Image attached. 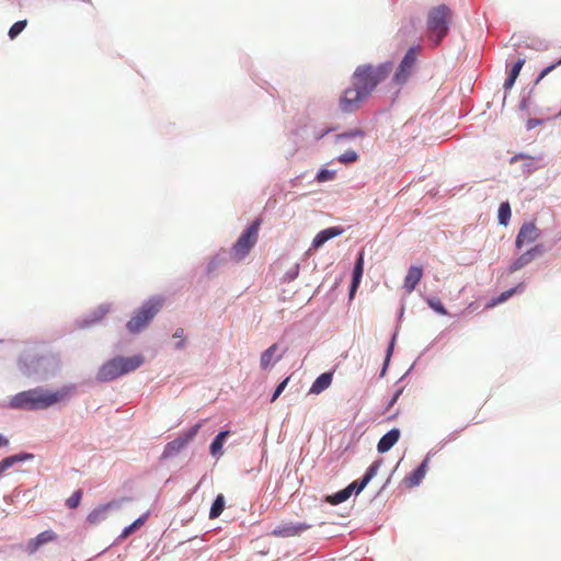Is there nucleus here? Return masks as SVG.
<instances>
[{
  "label": "nucleus",
  "instance_id": "nucleus-42",
  "mask_svg": "<svg viewBox=\"0 0 561 561\" xmlns=\"http://www.w3.org/2000/svg\"><path fill=\"white\" fill-rule=\"evenodd\" d=\"M392 350H393V345L390 344V346L388 347V352H387V360H389V358L391 356V353H392Z\"/></svg>",
  "mask_w": 561,
  "mask_h": 561
},
{
  "label": "nucleus",
  "instance_id": "nucleus-21",
  "mask_svg": "<svg viewBox=\"0 0 561 561\" xmlns=\"http://www.w3.org/2000/svg\"><path fill=\"white\" fill-rule=\"evenodd\" d=\"M113 506V503H107L94 508L87 517L91 525H96L107 518V511Z\"/></svg>",
  "mask_w": 561,
  "mask_h": 561
},
{
  "label": "nucleus",
  "instance_id": "nucleus-18",
  "mask_svg": "<svg viewBox=\"0 0 561 561\" xmlns=\"http://www.w3.org/2000/svg\"><path fill=\"white\" fill-rule=\"evenodd\" d=\"M428 461L430 458L427 456L415 470L405 477L404 481L408 486H415L421 483L427 472Z\"/></svg>",
  "mask_w": 561,
  "mask_h": 561
},
{
  "label": "nucleus",
  "instance_id": "nucleus-7",
  "mask_svg": "<svg viewBox=\"0 0 561 561\" xmlns=\"http://www.w3.org/2000/svg\"><path fill=\"white\" fill-rule=\"evenodd\" d=\"M202 424L197 423L183 435L168 443L163 450V458H170L181 451L198 433Z\"/></svg>",
  "mask_w": 561,
  "mask_h": 561
},
{
  "label": "nucleus",
  "instance_id": "nucleus-31",
  "mask_svg": "<svg viewBox=\"0 0 561 561\" xmlns=\"http://www.w3.org/2000/svg\"><path fill=\"white\" fill-rule=\"evenodd\" d=\"M27 25V21L26 20H21V21H18L15 22L9 30V37L11 39H14Z\"/></svg>",
  "mask_w": 561,
  "mask_h": 561
},
{
  "label": "nucleus",
  "instance_id": "nucleus-44",
  "mask_svg": "<svg viewBox=\"0 0 561 561\" xmlns=\"http://www.w3.org/2000/svg\"><path fill=\"white\" fill-rule=\"evenodd\" d=\"M329 131H331V129H328L325 130L324 133L320 134L319 136H317V139H320L322 138L325 134H328Z\"/></svg>",
  "mask_w": 561,
  "mask_h": 561
},
{
  "label": "nucleus",
  "instance_id": "nucleus-25",
  "mask_svg": "<svg viewBox=\"0 0 561 561\" xmlns=\"http://www.w3.org/2000/svg\"><path fill=\"white\" fill-rule=\"evenodd\" d=\"M277 350H278V344L274 343L261 354L260 366L262 369H267L272 366L274 355L276 354Z\"/></svg>",
  "mask_w": 561,
  "mask_h": 561
},
{
  "label": "nucleus",
  "instance_id": "nucleus-6",
  "mask_svg": "<svg viewBox=\"0 0 561 561\" xmlns=\"http://www.w3.org/2000/svg\"><path fill=\"white\" fill-rule=\"evenodd\" d=\"M420 49V47H411L405 53L393 77L396 83L403 84L407 82L413 71Z\"/></svg>",
  "mask_w": 561,
  "mask_h": 561
},
{
  "label": "nucleus",
  "instance_id": "nucleus-38",
  "mask_svg": "<svg viewBox=\"0 0 561 561\" xmlns=\"http://www.w3.org/2000/svg\"><path fill=\"white\" fill-rule=\"evenodd\" d=\"M289 377L285 378L275 389L271 402H275L276 399L282 394V392L285 390L286 386L288 385Z\"/></svg>",
  "mask_w": 561,
  "mask_h": 561
},
{
  "label": "nucleus",
  "instance_id": "nucleus-17",
  "mask_svg": "<svg viewBox=\"0 0 561 561\" xmlns=\"http://www.w3.org/2000/svg\"><path fill=\"white\" fill-rule=\"evenodd\" d=\"M118 360L121 364L119 369L122 370V376L136 370L145 363V358L140 354L130 357L118 356Z\"/></svg>",
  "mask_w": 561,
  "mask_h": 561
},
{
  "label": "nucleus",
  "instance_id": "nucleus-10",
  "mask_svg": "<svg viewBox=\"0 0 561 561\" xmlns=\"http://www.w3.org/2000/svg\"><path fill=\"white\" fill-rule=\"evenodd\" d=\"M121 364L118 357L112 358L104 363L98 371V379L100 381H111L122 376L119 369Z\"/></svg>",
  "mask_w": 561,
  "mask_h": 561
},
{
  "label": "nucleus",
  "instance_id": "nucleus-20",
  "mask_svg": "<svg viewBox=\"0 0 561 561\" xmlns=\"http://www.w3.org/2000/svg\"><path fill=\"white\" fill-rule=\"evenodd\" d=\"M333 380V373L321 374L311 385L309 393L319 394L328 389Z\"/></svg>",
  "mask_w": 561,
  "mask_h": 561
},
{
  "label": "nucleus",
  "instance_id": "nucleus-22",
  "mask_svg": "<svg viewBox=\"0 0 561 561\" xmlns=\"http://www.w3.org/2000/svg\"><path fill=\"white\" fill-rule=\"evenodd\" d=\"M524 288V284L520 283L518 284L516 287L514 288H511L506 291H503L500 296L497 297H494L492 298L488 304H486V308L490 309V308H494L495 306L500 305V304H503L505 302L506 300H508L517 291H522Z\"/></svg>",
  "mask_w": 561,
  "mask_h": 561
},
{
  "label": "nucleus",
  "instance_id": "nucleus-1",
  "mask_svg": "<svg viewBox=\"0 0 561 561\" xmlns=\"http://www.w3.org/2000/svg\"><path fill=\"white\" fill-rule=\"evenodd\" d=\"M389 72L390 67L386 64L358 66L352 76L351 87L345 89L339 99L340 110L343 113L357 111Z\"/></svg>",
  "mask_w": 561,
  "mask_h": 561
},
{
  "label": "nucleus",
  "instance_id": "nucleus-9",
  "mask_svg": "<svg viewBox=\"0 0 561 561\" xmlns=\"http://www.w3.org/2000/svg\"><path fill=\"white\" fill-rule=\"evenodd\" d=\"M543 252V247L541 244H537L534 248L527 250L522 255H519L508 267L510 273H515L526 265L530 264L536 256L541 255Z\"/></svg>",
  "mask_w": 561,
  "mask_h": 561
},
{
  "label": "nucleus",
  "instance_id": "nucleus-46",
  "mask_svg": "<svg viewBox=\"0 0 561 561\" xmlns=\"http://www.w3.org/2000/svg\"><path fill=\"white\" fill-rule=\"evenodd\" d=\"M280 358H282V355H278V356L274 359V362H278Z\"/></svg>",
  "mask_w": 561,
  "mask_h": 561
},
{
  "label": "nucleus",
  "instance_id": "nucleus-41",
  "mask_svg": "<svg viewBox=\"0 0 561 561\" xmlns=\"http://www.w3.org/2000/svg\"><path fill=\"white\" fill-rule=\"evenodd\" d=\"M7 444L8 439L0 434V446H5Z\"/></svg>",
  "mask_w": 561,
  "mask_h": 561
},
{
  "label": "nucleus",
  "instance_id": "nucleus-5",
  "mask_svg": "<svg viewBox=\"0 0 561 561\" xmlns=\"http://www.w3.org/2000/svg\"><path fill=\"white\" fill-rule=\"evenodd\" d=\"M261 219L254 220L238 238L232 247V255L237 261L244 259L255 245L259 237Z\"/></svg>",
  "mask_w": 561,
  "mask_h": 561
},
{
  "label": "nucleus",
  "instance_id": "nucleus-11",
  "mask_svg": "<svg viewBox=\"0 0 561 561\" xmlns=\"http://www.w3.org/2000/svg\"><path fill=\"white\" fill-rule=\"evenodd\" d=\"M380 467V461H374L368 469L366 470L364 477L359 481H354L350 485L346 486L352 494L354 491L356 493L362 492L365 486L369 483V481L377 474Z\"/></svg>",
  "mask_w": 561,
  "mask_h": 561
},
{
  "label": "nucleus",
  "instance_id": "nucleus-15",
  "mask_svg": "<svg viewBox=\"0 0 561 561\" xmlns=\"http://www.w3.org/2000/svg\"><path fill=\"white\" fill-rule=\"evenodd\" d=\"M400 431L398 428H392L388 433H386L377 444V450L380 454H385L390 450L400 438Z\"/></svg>",
  "mask_w": 561,
  "mask_h": 561
},
{
  "label": "nucleus",
  "instance_id": "nucleus-37",
  "mask_svg": "<svg viewBox=\"0 0 561 561\" xmlns=\"http://www.w3.org/2000/svg\"><path fill=\"white\" fill-rule=\"evenodd\" d=\"M335 178V171H331V170H327V169H322L318 174H317V180L319 182H325V181H331Z\"/></svg>",
  "mask_w": 561,
  "mask_h": 561
},
{
  "label": "nucleus",
  "instance_id": "nucleus-39",
  "mask_svg": "<svg viewBox=\"0 0 561 561\" xmlns=\"http://www.w3.org/2000/svg\"><path fill=\"white\" fill-rule=\"evenodd\" d=\"M173 337L179 339V342H176V344H175L176 348H183L184 344H185L184 329H182V328L176 329L175 332L173 333Z\"/></svg>",
  "mask_w": 561,
  "mask_h": 561
},
{
  "label": "nucleus",
  "instance_id": "nucleus-35",
  "mask_svg": "<svg viewBox=\"0 0 561 561\" xmlns=\"http://www.w3.org/2000/svg\"><path fill=\"white\" fill-rule=\"evenodd\" d=\"M82 499V491L77 490L68 500H67V506L69 508H76L79 506Z\"/></svg>",
  "mask_w": 561,
  "mask_h": 561
},
{
  "label": "nucleus",
  "instance_id": "nucleus-43",
  "mask_svg": "<svg viewBox=\"0 0 561 561\" xmlns=\"http://www.w3.org/2000/svg\"><path fill=\"white\" fill-rule=\"evenodd\" d=\"M297 274H298V266H296V271H295V273L289 277V280L295 279V277L297 276Z\"/></svg>",
  "mask_w": 561,
  "mask_h": 561
},
{
  "label": "nucleus",
  "instance_id": "nucleus-45",
  "mask_svg": "<svg viewBox=\"0 0 561 561\" xmlns=\"http://www.w3.org/2000/svg\"><path fill=\"white\" fill-rule=\"evenodd\" d=\"M5 470L3 469L2 465L0 463V476L4 472Z\"/></svg>",
  "mask_w": 561,
  "mask_h": 561
},
{
  "label": "nucleus",
  "instance_id": "nucleus-29",
  "mask_svg": "<svg viewBox=\"0 0 561 561\" xmlns=\"http://www.w3.org/2000/svg\"><path fill=\"white\" fill-rule=\"evenodd\" d=\"M499 224L502 226H506L508 224V220L511 218V206L508 202L502 203L499 207Z\"/></svg>",
  "mask_w": 561,
  "mask_h": 561
},
{
  "label": "nucleus",
  "instance_id": "nucleus-40",
  "mask_svg": "<svg viewBox=\"0 0 561 561\" xmlns=\"http://www.w3.org/2000/svg\"><path fill=\"white\" fill-rule=\"evenodd\" d=\"M401 392H402V390H398V391L394 393V396H393V398L391 399V401H390L389 405H393V404L397 402V400H398L399 396L401 394Z\"/></svg>",
  "mask_w": 561,
  "mask_h": 561
},
{
  "label": "nucleus",
  "instance_id": "nucleus-2",
  "mask_svg": "<svg viewBox=\"0 0 561 561\" xmlns=\"http://www.w3.org/2000/svg\"><path fill=\"white\" fill-rule=\"evenodd\" d=\"M73 391V386H65L56 391L34 388L15 394L11 399V407L25 410H45L67 401Z\"/></svg>",
  "mask_w": 561,
  "mask_h": 561
},
{
  "label": "nucleus",
  "instance_id": "nucleus-16",
  "mask_svg": "<svg viewBox=\"0 0 561 561\" xmlns=\"http://www.w3.org/2000/svg\"><path fill=\"white\" fill-rule=\"evenodd\" d=\"M342 233H343V229L340 227L327 228V229L320 231L319 233H317V236L313 238L312 247H313V249H319L327 241H329Z\"/></svg>",
  "mask_w": 561,
  "mask_h": 561
},
{
  "label": "nucleus",
  "instance_id": "nucleus-3",
  "mask_svg": "<svg viewBox=\"0 0 561 561\" xmlns=\"http://www.w3.org/2000/svg\"><path fill=\"white\" fill-rule=\"evenodd\" d=\"M451 22V11L445 4L435 7L428 11L426 27L427 37L434 46L440 44L442 39L448 34Z\"/></svg>",
  "mask_w": 561,
  "mask_h": 561
},
{
  "label": "nucleus",
  "instance_id": "nucleus-23",
  "mask_svg": "<svg viewBox=\"0 0 561 561\" xmlns=\"http://www.w3.org/2000/svg\"><path fill=\"white\" fill-rule=\"evenodd\" d=\"M524 65H525V59H518L513 65L511 71L508 73V77L505 79L504 84H503V88L505 90H510V89L513 88V85L515 84V81H516L517 77L519 76L520 70H522Z\"/></svg>",
  "mask_w": 561,
  "mask_h": 561
},
{
  "label": "nucleus",
  "instance_id": "nucleus-14",
  "mask_svg": "<svg viewBox=\"0 0 561 561\" xmlns=\"http://www.w3.org/2000/svg\"><path fill=\"white\" fill-rule=\"evenodd\" d=\"M364 273V252H359L358 257L355 262L354 271H353V278L352 284L350 288V299L354 298V295L359 286L360 279L363 277Z\"/></svg>",
  "mask_w": 561,
  "mask_h": 561
},
{
  "label": "nucleus",
  "instance_id": "nucleus-12",
  "mask_svg": "<svg viewBox=\"0 0 561 561\" xmlns=\"http://www.w3.org/2000/svg\"><path fill=\"white\" fill-rule=\"evenodd\" d=\"M310 528V525L305 523H298V524H285L276 527L272 534L276 537H295L299 536L304 531Z\"/></svg>",
  "mask_w": 561,
  "mask_h": 561
},
{
  "label": "nucleus",
  "instance_id": "nucleus-32",
  "mask_svg": "<svg viewBox=\"0 0 561 561\" xmlns=\"http://www.w3.org/2000/svg\"><path fill=\"white\" fill-rule=\"evenodd\" d=\"M427 305L437 313L446 316L448 312L442 301L438 298H427L426 299Z\"/></svg>",
  "mask_w": 561,
  "mask_h": 561
},
{
  "label": "nucleus",
  "instance_id": "nucleus-24",
  "mask_svg": "<svg viewBox=\"0 0 561 561\" xmlns=\"http://www.w3.org/2000/svg\"><path fill=\"white\" fill-rule=\"evenodd\" d=\"M148 516H149V512L145 513L139 518H137L134 523L126 526L123 529L122 534L119 535V539L124 540L127 537H129L131 534H134L136 530H138L146 523V520L148 519Z\"/></svg>",
  "mask_w": 561,
  "mask_h": 561
},
{
  "label": "nucleus",
  "instance_id": "nucleus-19",
  "mask_svg": "<svg viewBox=\"0 0 561 561\" xmlns=\"http://www.w3.org/2000/svg\"><path fill=\"white\" fill-rule=\"evenodd\" d=\"M56 534L53 530H45L37 535L34 539L30 540L27 550L30 553H34L41 546L50 542L56 539Z\"/></svg>",
  "mask_w": 561,
  "mask_h": 561
},
{
  "label": "nucleus",
  "instance_id": "nucleus-26",
  "mask_svg": "<svg viewBox=\"0 0 561 561\" xmlns=\"http://www.w3.org/2000/svg\"><path fill=\"white\" fill-rule=\"evenodd\" d=\"M229 435V432L228 431H222L220 432L216 437L215 439L213 440V443L210 444V454L213 456H221L222 455V445H224V442H225V438Z\"/></svg>",
  "mask_w": 561,
  "mask_h": 561
},
{
  "label": "nucleus",
  "instance_id": "nucleus-28",
  "mask_svg": "<svg viewBox=\"0 0 561 561\" xmlns=\"http://www.w3.org/2000/svg\"><path fill=\"white\" fill-rule=\"evenodd\" d=\"M350 496H351L350 490H347L345 488V489L336 492L335 494L328 495L325 497V502H328L331 505H337V504L343 503L346 500H348Z\"/></svg>",
  "mask_w": 561,
  "mask_h": 561
},
{
  "label": "nucleus",
  "instance_id": "nucleus-27",
  "mask_svg": "<svg viewBox=\"0 0 561 561\" xmlns=\"http://www.w3.org/2000/svg\"><path fill=\"white\" fill-rule=\"evenodd\" d=\"M225 508V496L222 494H218L215 499L210 511H209V518L215 519L221 515Z\"/></svg>",
  "mask_w": 561,
  "mask_h": 561
},
{
  "label": "nucleus",
  "instance_id": "nucleus-36",
  "mask_svg": "<svg viewBox=\"0 0 561 561\" xmlns=\"http://www.w3.org/2000/svg\"><path fill=\"white\" fill-rule=\"evenodd\" d=\"M561 66V58L556 61L554 64H551L550 66L546 67L536 79V84H538L546 76H548L551 71H553L557 67Z\"/></svg>",
  "mask_w": 561,
  "mask_h": 561
},
{
  "label": "nucleus",
  "instance_id": "nucleus-33",
  "mask_svg": "<svg viewBox=\"0 0 561 561\" xmlns=\"http://www.w3.org/2000/svg\"><path fill=\"white\" fill-rule=\"evenodd\" d=\"M357 159L358 154L353 150H347L337 158L339 162L344 164L355 162Z\"/></svg>",
  "mask_w": 561,
  "mask_h": 561
},
{
  "label": "nucleus",
  "instance_id": "nucleus-34",
  "mask_svg": "<svg viewBox=\"0 0 561 561\" xmlns=\"http://www.w3.org/2000/svg\"><path fill=\"white\" fill-rule=\"evenodd\" d=\"M364 135H365V133L360 128H356V129H353V130H350V131H346L343 134H339L336 136V140L353 139L356 137H363Z\"/></svg>",
  "mask_w": 561,
  "mask_h": 561
},
{
  "label": "nucleus",
  "instance_id": "nucleus-30",
  "mask_svg": "<svg viewBox=\"0 0 561 561\" xmlns=\"http://www.w3.org/2000/svg\"><path fill=\"white\" fill-rule=\"evenodd\" d=\"M32 457L33 456L30 455V454L14 455V456H10V457H7V458L2 459L0 461V463L2 465L3 469L7 470L11 466H13L15 462H19V461H22V460H25V459H28V458H32Z\"/></svg>",
  "mask_w": 561,
  "mask_h": 561
},
{
  "label": "nucleus",
  "instance_id": "nucleus-13",
  "mask_svg": "<svg viewBox=\"0 0 561 561\" xmlns=\"http://www.w3.org/2000/svg\"><path fill=\"white\" fill-rule=\"evenodd\" d=\"M422 276V267L410 266L403 282V288L408 294H411L415 289L416 285L421 282Z\"/></svg>",
  "mask_w": 561,
  "mask_h": 561
},
{
  "label": "nucleus",
  "instance_id": "nucleus-4",
  "mask_svg": "<svg viewBox=\"0 0 561 561\" xmlns=\"http://www.w3.org/2000/svg\"><path fill=\"white\" fill-rule=\"evenodd\" d=\"M164 302L162 297H152L136 311L127 322L126 328L130 333L142 331L160 311Z\"/></svg>",
  "mask_w": 561,
  "mask_h": 561
},
{
  "label": "nucleus",
  "instance_id": "nucleus-8",
  "mask_svg": "<svg viewBox=\"0 0 561 561\" xmlns=\"http://www.w3.org/2000/svg\"><path fill=\"white\" fill-rule=\"evenodd\" d=\"M540 237V230L534 222H525L516 237L515 245L522 249L524 245L535 242Z\"/></svg>",
  "mask_w": 561,
  "mask_h": 561
}]
</instances>
